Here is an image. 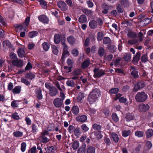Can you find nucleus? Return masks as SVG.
Instances as JSON below:
<instances>
[{
    "instance_id": "obj_1",
    "label": "nucleus",
    "mask_w": 153,
    "mask_h": 153,
    "mask_svg": "<svg viewBox=\"0 0 153 153\" xmlns=\"http://www.w3.org/2000/svg\"><path fill=\"white\" fill-rule=\"evenodd\" d=\"M64 98L57 97L54 99L53 101V104L57 108L61 107L63 104Z\"/></svg>"
},
{
    "instance_id": "obj_2",
    "label": "nucleus",
    "mask_w": 153,
    "mask_h": 153,
    "mask_svg": "<svg viewBox=\"0 0 153 153\" xmlns=\"http://www.w3.org/2000/svg\"><path fill=\"white\" fill-rule=\"evenodd\" d=\"M94 76L95 78L100 77L104 74V72L103 70H99V68H95L94 70Z\"/></svg>"
},
{
    "instance_id": "obj_3",
    "label": "nucleus",
    "mask_w": 153,
    "mask_h": 153,
    "mask_svg": "<svg viewBox=\"0 0 153 153\" xmlns=\"http://www.w3.org/2000/svg\"><path fill=\"white\" fill-rule=\"evenodd\" d=\"M30 18L29 17H27L25 20V22L22 25H20L18 27L19 28L24 30V31H26L27 27V26L29 24Z\"/></svg>"
},
{
    "instance_id": "obj_4",
    "label": "nucleus",
    "mask_w": 153,
    "mask_h": 153,
    "mask_svg": "<svg viewBox=\"0 0 153 153\" xmlns=\"http://www.w3.org/2000/svg\"><path fill=\"white\" fill-rule=\"evenodd\" d=\"M149 107L148 105H145L144 104H140L138 107V109L139 111L141 112L146 111L149 109Z\"/></svg>"
},
{
    "instance_id": "obj_5",
    "label": "nucleus",
    "mask_w": 153,
    "mask_h": 153,
    "mask_svg": "<svg viewBox=\"0 0 153 153\" xmlns=\"http://www.w3.org/2000/svg\"><path fill=\"white\" fill-rule=\"evenodd\" d=\"M57 5L62 10L65 11L67 9L66 4L63 1L58 2L57 3Z\"/></svg>"
},
{
    "instance_id": "obj_6",
    "label": "nucleus",
    "mask_w": 153,
    "mask_h": 153,
    "mask_svg": "<svg viewBox=\"0 0 153 153\" xmlns=\"http://www.w3.org/2000/svg\"><path fill=\"white\" fill-rule=\"evenodd\" d=\"M145 84L144 82H139L137 84L135 85L134 88V91H137L140 89L144 87Z\"/></svg>"
},
{
    "instance_id": "obj_7",
    "label": "nucleus",
    "mask_w": 153,
    "mask_h": 153,
    "mask_svg": "<svg viewBox=\"0 0 153 153\" xmlns=\"http://www.w3.org/2000/svg\"><path fill=\"white\" fill-rule=\"evenodd\" d=\"M76 119L77 121L84 123L87 120V117L85 115L79 116L77 117Z\"/></svg>"
},
{
    "instance_id": "obj_8",
    "label": "nucleus",
    "mask_w": 153,
    "mask_h": 153,
    "mask_svg": "<svg viewBox=\"0 0 153 153\" xmlns=\"http://www.w3.org/2000/svg\"><path fill=\"white\" fill-rule=\"evenodd\" d=\"M45 85L46 88L49 89L51 93H54V91L57 92L56 89L55 87L51 86L50 83H46Z\"/></svg>"
},
{
    "instance_id": "obj_9",
    "label": "nucleus",
    "mask_w": 153,
    "mask_h": 153,
    "mask_svg": "<svg viewBox=\"0 0 153 153\" xmlns=\"http://www.w3.org/2000/svg\"><path fill=\"white\" fill-rule=\"evenodd\" d=\"M12 63L13 65L19 67L22 66L23 62L20 59H17L12 61Z\"/></svg>"
},
{
    "instance_id": "obj_10",
    "label": "nucleus",
    "mask_w": 153,
    "mask_h": 153,
    "mask_svg": "<svg viewBox=\"0 0 153 153\" xmlns=\"http://www.w3.org/2000/svg\"><path fill=\"white\" fill-rule=\"evenodd\" d=\"M39 19L40 21L44 23H48L49 21L48 18L45 16L43 15L39 16Z\"/></svg>"
},
{
    "instance_id": "obj_11",
    "label": "nucleus",
    "mask_w": 153,
    "mask_h": 153,
    "mask_svg": "<svg viewBox=\"0 0 153 153\" xmlns=\"http://www.w3.org/2000/svg\"><path fill=\"white\" fill-rule=\"evenodd\" d=\"M112 6H108L106 4H104L102 5V8L103 9L102 12L104 14H107L108 13L109 9L112 8Z\"/></svg>"
},
{
    "instance_id": "obj_12",
    "label": "nucleus",
    "mask_w": 153,
    "mask_h": 153,
    "mask_svg": "<svg viewBox=\"0 0 153 153\" xmlns=\"http://www.w3.org/2000/svg\"><path fill=\"white\" fill-rule=\"evenodd\" d=\"M30 127L31 129V132L32 133L36 134L38 131V128L36 124H32Z\"/></svg>"
},
{
    "instance_id": "obj_13",
    "label": "nucleus",
    "mask_w": 153,
    "mask_h": 153,
    "mask_svg": "<svg viewBox=\"0 0 153 153\" xmlns=\"http://www.w3.org/2000/svg\"><path fill=\"white\" fill-rule=\"evenodd\" d=\"M140 56V53L138 51L137 53L136 54L134 55L133 58V62L134 63H136L139 60Z\"/></svg>"
},
{
    "instance_id": "obj_14",
    "label": "nucleus",
    "mask_w": 153,
    "mask_h": 153,
    "mask_svg": "<svg viewBox=\"0 0 153 153\" xmlns=\"http://www.w3.org/2000/svg\"><path fill=\"white\" fill-rule=\"evenodd\" d=\"M86 145L82 143V146L77 151L78 153H85V150L86 149Z\"/></svg>"
},
{
    "instance_id": "obj_15",
    "label": "nucleus",
    "mask_w": 153,
    "mask_h": 153,
    "mask_svg": "<svg viewBox=\"0 0 153 153\" xmlns=\"http://www.w3.org/2000/svg\"><path fill=\"white\" fill-rule=\"evenodd\" d=\"M111 136L113 140L115 143L117 142L119 140L118 135L115 133L113 132L111 134Z\"/></svg>"
},
{
    "instance_id": "obj_16",
    "label": "nucleus",
    "mask_w": 153,
    "mask_h": 153,
    "mask_svg": "<svg viewBox=\"0 0 153 153\" xmlns=\"http://www.w3.org/2000/svg\"><path fill=\"white\" fill-rule=\"evenodd\" d=\"M100 91L98 89H95L93 90L90 94V96H99L100 94Z\"/></svg>"
},
{
    "instance_id": "obj_17",
    "label": "nucleus",
    "mask_w": 153,
    "mask_h": 153,
    "mask_svg": "<svg viewBox=\"0 0 153 153\" xmlns=\"http://www.w3.org/2000/svg\"><path fill=\"white\" fill-rule=\"evenodd\" d=\"M146 98V96H135V99L138 102H144Z\"/></svg>"
},
{
    "instance_id": "obj_18",
    "label": "nucleus",
    "mask_w": 153,
    "mask_h": 153,
    "mask_svg": "<svg viewBox=\"0 0 153 153\" xmlns=\"http://www.w3.org/2000/svg\"><path fill=\"white\" fill-rule=\"evenodd\" d=\"M146 135V137L149 138L153 135V130L152 129H149L147 130Z\"/></svg>"
},
{
    "instance_id": "obj_19",
    "label": "nucleus",
    "mask_w": 153,
    "mask_h": 153,
    "mask_svg": "<svg viewBox=\"0 0 153 153\" xmlns=\"http://www.w3.org/2000/svg\"><path fill=\"white\" fill-rule=\"evenodd\" d=\"M67 41L71 45H73L76 42L75 39L73 36H70L68 37Z\"/></svg>"
},
{
    "instance_id": "obj_20",
    "label": "nucleus",
    "mask_w": 153,
    "mask_h": 153,
    "mask_svg": "<svg viewBox=\"0 0 153 153\" xmlns=\"http://www.w3.org/2000/svg\"><path fill=\"white\" fill-rule=\"evenodd\" d=\"M132 69L131 70V74L134 77H137L138 76V72L135 70L134 67H131Z\"/></svg>"
},
{
    "instance_id": "obj_21",
    "label": "nucleus",
    "mask_w": 153,
    "mask_h": 153,
    "mask_svg": "<svg viewBox=\"0 0 153 153\" xmlns=\"http://www.w3.org/2000/svg\"><path fill=\"white\" fill-rule=\"evenodd\" d=\"M17 52L19 56V57L22 58L24 56L25 51L22 48H19V49Z\"/></svg>"
},
{
    "instance_id": "obj_22",
    "label": "nucleus",
    "mask_w": 153,
    "mask_h": 153,
    "mask_svg": "<svg viewBox=\"0 0 153 153\" xmlns=\"http://www.w3.org/2000/svg\"><path fill=\"white\" fill-rule=\"evenodd\" d=\"M144 134V132L143 131H137L135 132V135L136 136L139 137H142Z\"/></svg>"
},
{
    "instance_id": "obj_23",
    "label": "nucleus",
    "mask_w": 153,
    "mask_h": 153,
    "mask_svg": "<svg viewBox=\"0 0 153 153\" xmlns=\"http://www.w3.org/2000/svg\"><path fill=\"white\" fill-rule=\"evenodd\" d=\"M87 21L86 17L85 15H81L79 19V21L81 23L85 22Z\"/></svg>"
},
{
    "instance_id": "obj_24",
    "label": "nucleus",
    "mask_w": 153,
    "mask_h": 153,
    "mask_svg": "<svg viewBox=\"0 0 153 153\" xmlns=\"http://www.w3.org/2000/svg\"><path fill=\"white\" fill-rule=\"evenodd\" d=\"M72 113L74 114H76L78 113L79 111V109L77 106H74L71 110Z\"/></svg>"
},
{
    "instance_id": "obj_25",
    "label": "nucleus",
    "mask_w": 153,
    "mask_h": 153,
    "mask_svg": "<svg viewBox=\"0 0 153 153\" xmlns=\"http://www.w3.org/2000/svg\"><path fill=\"white\" fill-rule=\"evenodd\" d=\"M118 99H119V102H126L127 100L126 98L124 97H119V96H116L114 98L115 100H116Z\"/></svg>"
},
{
    "instance_id": "obj_26",
    "label": "nucleus",
    "mask_w": 153,
    "mask_h": 153,
    "mask_svg": "<svg viewBox=\"0 0 153 153\" xmlns=\"http://www.w3.org/2000/svg\"><path fill=\"white\" fill-rule=\"evenodd\" d=\"M97 22L94 20L90 21L89 23V26L92 28H95L97 26Z\"/></svg>"
},
{
    "instance_id": "obj_27",
    "label": "nucleus",
    "mask_w": 153,
    "mask_h": 153,
    "mask_svg": "<svg viewBox=\"0 0 153 153\" xmlns=\"http://www.w3.org/2000/svg\"><path fill=\"white\" fill-rule=\"evenodd\" d=\"M21 87L20 86H16L13 90V92L14 94L19 93L21 91Z\"/></svg>"
},
{
    "instance_id": "obj_28",
    "label": "nucleus",
    "mask_w": 153,
    "mask_h": 153,
    "mask_svg": "<svg viewBox=\"0 0 153 153\" xmlns=\"http://www.w3.org/2000/svg\"><path fill=\"white\" fill-rule=\"evenodd\" d=\"M134 118V116L130 113H128L126 115V119L127 121L129 122L133 120Z\"/></svg>"
},
{
    "instance_id": "obj_29",
    "label": "nucleus",
    "mask_w": 153,
    "mask_h": 153,
    "mask_svg": "<svg viewBox=\"0 0 153 153\" xmlns=\"http://www.w3.org/2000/svg\"><path fill=\"white\" fill-rule=\"evenodd\" d=\"M86 153H95V148L93 146H89L87 148Z\"/></svg>"
},
{
    "instance_id": "obj_30",
    "label": "nucleus",
    "mask_w": 153,
    "mask_h": 153,
    "mask_svg": "<svg viewBox=\"0 0 153 153\" xmlns=\"http://www.w3.org/2000/svg\"><path fill=\"white\" fill-rule=\"evenodd\" d=\"M54 40L56 44H58L60 41V36L59 34H56L54 36Z\"/></svg>"
},
{
    "instance_id": "obj_31",
    "label": "nucleus",
    "mask_w": 153,
    "mask_h": 153,
    "mask_svg": "<svg viewBox=\"0 0 153 153\" xmlns=\"http://www.w3.org/2000/svg\"><path fill=\"white\" fill-rule=\"evenodd\" d=\"M49 153H53L57 149V147L55 146H52L48 147Z\"/></svg>"
},
{
    "instance_id": "obj_32",
    "label": "nucleus",
    "mask_w": 153,
    "mask_h": 153,
    "mask_svg": "<svg viewBox=\"0 0 153 153\" xmlns=\"http://www.w3.org/2000/svg\"><path fill=\"white\" fill-rule=\"evenodd\" d=\"M42 45L43 49L45 51H48L50 48L49 44L46 42H43L42 44Z\"/></svg>"
},
{
    "instance_id": "obj_33",
    "label": "nucleus",
    "mask_w": 153,
    "mask_h": 153,
    "mask_svg": "<svg viewBox=\"0 0 153 153\" xmlns=\"http://www.w3.org/2000/svg\"><path fill=\"white\" fill-rule=\"evenodd\" d=\"M52 51L53 53L55 55H57L58 53V50L57 47L55 45H52L51 46Z\"/></svg>"
},
{
    "instance_id": "obj_34",
    "label": "nucleus",
    "mask_w": 153,
    "mask_h": 153,
    "mask_svg": "<svg viewBox=\"0 0 153 153\" xmlns=\"http://www.w3.org/2000/svg\"><path fill=\"white\" fill-rule=\"evenodd\" d=\"M25 78L28 79H32L35 78V75L31 73L26 74L25 75Z\"/></svg>"
},
{
    "instance_id": "obj_35",
    "label": "nucleus",
    "mask_w": 153,
    "mask_h": 153,
    "mask_svg": "<svg viewBox=\"0 0 153 153\" xmlns=\"http://www.w3.org/2000/svg\"><path fill=\"white\" fill-rule=\"evenodd\" d=\"M90 63L89 60L88 59L83 62L82 64V67L83 68L87 67Z\"/></svg>"
},
{
    "instance_id": "obj_36",
    "label": "nucleus",
    "mask_w": 153,
    "mask_h": 153,
    "mask_svg": "<svg viewBox=\"0 0 153 153\" xmlns=\"http://www.w3.org/2000/svg\"><path fill=\"white\" fill-rule=\"evenodd\" d=\"M13 134L15 137H21L22 136L23 134V132L19 131H16L14 132Z\"/></svg>"
},
{
    "instance_id": "obj_37",
    "label": "nucleus",
    "mask_w": 153,
    "mask_h": 153,
    "mask_svg": "<svg viewBox=\"0 0 153 153\" xmlns=\"http://www.w3.org/2000/svg\"><path fill=\"white\" fill-rule=\"evenodd\" d=\"M96 100V96H88V100L90 104L95 102Z\"/></svg>"
},
{
    "instance_id": "obj_38",
    "label": "nucleus",
    "mask_w": 153,
    "mask_h": 153,
    "mask_svg": "<svg viewBox=\"0 0 153 153\" xmlns=\"http://www.w3.org/2000/svg\"><path fill=\"white\" fill-rule=\"evenodd\" d=\"M74 133L76 136L79 137L81 134L80 128L78 127L76 128L74 131Z\"/></svg>"
},
{
    "instance_id": "obj_39",
    "label": "nucleus",
    "mask_w": 153,
    "mask_h": 153,
    "mask_svg": "<svg viewBox=\"0 0 153 153\" xmlns=\"http://www.w3.org/2000/svg\"><path fill=\"white\" fill-rule=\"evenodd\" d=\"M131 131L129 130L123 131L122 133L123 136L127 137L130 135Z\"/></svg>"
},
{
    "instance_id": "obj_40",
    "label": "nucleus",
    "mask_w": 153,
    "mask_h": 153,
    "mask_svg": "<svg viewBox=\"0 0 153 153\" xmlns=\"http://www.w3.org/2000/svg\"><path fill=\"white\" fill-rule=\"evenodd\" d=\"M41 141L43 143H46L50 140V139L45 136H40Z\"/></svg>"
},
{
    "instance_id": "obj_41",
    "label": "nucleus",
    "mask_w": 153,
    "mask_h": 153,
    "mask_svg": "<svg viewBox=\"0 0 153 153\" xmlns=\"http://www.w3.org/2000/svg\"><path fill=\"white\" fill-rule=\"evenodd\" d=\"M67 63L68 65L69 66V67L68 68L67 67H65L64 68L65 69L68 68V69L69 70L72 67L73 61L71 59H68L67 60Z\"/></svg>"
},
{
    "instance_id": "obj_42",
    "label": "nucleus",
    "mask_w": 153,
    "mask_h": 153,
    "mask_svg": "<svg viewBox=\"0 0 153 153\" xmlns=\"http://www.w3.org/2000/svg\"><path fill=\"white\" fill-rule=\"evenodd\" d=\"M119 91L118 88H116L111 89L109 91V92L111 94H116Z\"/></svg>"
},
{
    "instance_id": "obj_43",
    "label": "nucleus",
    "mask_w": 153,
    "mask_h": 153,
    "mask_svg": "<svg viewBox=\"0 0 153 153\" xmlns=\"http://www.w3.org/2000/svg\"><path fill=\"white\" fill-rule=\"evenodd\" d=\"M94 135L98 139H100L102 137V135L100 131L95 132Z\"/></svg>"
},
{
    "instance_id": "obj_44",
    "label": "nucleus",
    "mask_w": 153,
    "mask_h": 153,
    "mask_svg": "<svg viewBox=\"0 0 153 153\" xmlns=\"http://www.w3.org/2000/svg\"><path fill=\"white\" fill-rule=\"evenodd\" d=\"M112 118L113 120L116 122H118L119 120V118L117 114L115 113L112 114Z\"/></svg>"
},
{
    "instance_id": "obj_45",
    "label": "nucleus",
    "mask_w": 153,
    "mask_h": 153,
    "mask_svg": "<svg viewBox=\"0 0 153 153\" xmlns=\"http://www.w3.org/2000/svg\"><path fill=\"white\" fill-rule=\"evenodd\" d=\"M37 34L38 33L36 31L31 32L29 33L28 36L30 38H32L37 36Z\"/></svg>"
},
{
    "instance_id": "obj_46",
    "label": "nucleus",
    "mask_w": 153,
    "mask_h": 153,
    "mask_svg": "<svg viewBox=\"0 0 153 153\" xmlns=\"http://www.w3.org/2000/svg\"><path fill=\"white\" fill-rule=\"evenodd\" d=\"M26 147V144L25 142L22 143L21 145V150L22 152H24L25 150Z\"/></svg>"
},
{
    "instance_id": "obj_47",
    "label": "nucleus",
    "mask_w": 153,
    "mask_h": 153,
    "mask_svg": "<svg viewBox=\"0 0 153 153\" xmlns=\"http://www.w3.org/2000/svg\"><path fill=\"white\" fill-rule=\"evenodd\" d=\"M121 4L124 7H128L129 5V3L128 0H121Z\"/></svg>"
},
{
    "instance_id": "obj_48",
    "label": "nucleus",
    "mask_w": 153,
    "mask_h": 153,
    "mask_svg": "<svg viewBox=\"0 0 153 153\" xmlns=\"http://www.w3.org/2000/svg\"><path fill=\"white\" fill-rule=\"evenodd\" d=\"M93 128L96 130H100L101 129V126L97 124H95L92 126Z\"/></svg>"
},
{
    "instance_id": "obj_49",
    "label": "nucleus",
    "mask_w": 153,
    "mask_h": 153,
    "mask_svg": "<svg viewBox=\"0 0 153 153\" xmlns=\"http://www.w3.org/2000/svg\"><path fill=\"white\" fill-rule=\"evenodd\" d=\"M39 2L40 3L41 6L43 8H45L47 7V2L43 0H40Z\"/></svg>"
},
{
    "instance_id": "obj_50",
    "label": "nucleus",
    "mask_w": 153,
    "mask_h": 153,
    "mask_svg": "<svg viewBox=\"0 0 153 153\" xmlns=\"http://www.w3.org/2000/svg\"><path fill=\"white\" fill-rule=\"evenodd\" d=\"M69 53L67 51L63 50V53L62 55V58L63 59L69 55Z\"/></svg>"
},
{
    "instance_id": "obj_51",
    "label": "nucleus",
    "mask_w": 153,
    "mask_h": 153,
    "mask_svg": "<svg viewBox=\"0 0 153 153\" xmlns=\"http://www.w3.org/2000/svg\"><path fill=\"white\" fill-rule=\"evenodd\" d=\"M131 57V55L129 53H125V55H124L125 60L127 61H129Z\"/></svg>"
},
{
    "instance_id": "obj_52",
    "label": "nucleus",
    "mask_w": 153,
    "mask_h": 153,
    "mask_svg": "<svg viewBox=\"0 0 153 153\" xmlns=\"http://www.w3.org/2000/svg\"><path fill=\"white\" fill-rule=\"evenodd\" d=\"M80 72L81 70L80 69H76L73 71L72 74L74 75H78L80 74Z\"/></svg>"
},
{
    "instance_id": "obj_53",
    "label": "nucleus",
    "mask_w": 153,
    "mask_h": 153,
    "mask_svg": "<svg viewBox=\"0 0 153 153\" xmlns=\"http://www.w3.org/2000/svg\"><path fill=\"white\" fill-rule=\"evenodd\" d=\"M3 46L4 47H10L11 46L10 42L8 40H5L3 42Z\"/></svg>"
},
{
    "instance_id": "obj_54",
    "label": "nucleus",
    "mask_w": 153,
    "mask_h": 153,
    "mask_svg": "<svg viewBox=\"0 0 153 153\" xmlns=\"http://www.w3.org/2000/svg\"><path fill=\"white\" fill-rule=\"evenodd\" d=\"M81 129L85 132H86L89 130V128L85 124H83L81 126Z\"/></svg>"
},
{
    "instance_id": "obj_55",
    "label": "nucleus",
    "mask_w": 153,
    "mask_h": 153,
    "mask_svg": "<svg viewBox=\"0 0 153 153\" xmlns=\"http://www.w3.org/2000/svg\"><path fill=\"white\" fill-rule=\"evenodd\" d=\"M79 143L78 142H74L73 143L72 147L73 149L74 150L76 149L79 147Z\"/></svg>"
},
{
    "instance_id": "obj_56",
    "label": "nucleus",
    "mask_w": 153,
    "mask_h": 153,
    "mask_svg": "<svg viewBox=\"0 0 153 153\" xmlns=\"http://www.w3.org/2000/svg\"><path fill=\"white\" fill-rule=\"evenodd\" d=\"M83 11L87 15H89L92 14V12L91 10L87 9H84Z\"/></svg>"
},
{
    "instance_id": "obj_57",
    "label": "nucleus",
    "mask_w": 153,
    "mask_h": 153,
    "mask_svg": "<svg viewBox=\"0 0 153 153\" xmlns=\"http://www.w3.org/2000/svg\"><path fill=\"white\" fill-rule=\"evenodd\" d=\"M21 81L22 82L24 83L27 85H29L30 84V82L29 81H28L26 79L23 78H21Z\"/></svg>"
},
{
    "instance_id": "obj_58",
    "label": "nucleus",
    "mask_w": 153,
    "mask_h": 153,
    "mask_svg": "<svg viewBox=\"0 0 153 153\" xmlns=\"http://www.w3.org/2000/svg\"><path fill=\"white\" fill-rule=\"evenodd\" d=\"M66 84L68 86L73 87L75 84L73 81L68 80L66 82Z\"/></svg>"
},
{
    "instance_id": "obj_59",
    "label": "nucleus",
    "mask_w": 153,
    "mask_h": 153,
    "mask_svg": "<svg viewBox=\"0 0 153 153\" xmlns=\"http://www.w3.org/2000/svg\"><path fill=\"white\" fill-rule=\"evenodd\" d=\"M103 37V33L102 32H99L98 33L97 39L99 41L102 40Z\"/></svg>"
},
{
    "instance_id": "obj_60",
    "label": "nucleus",
    "mask_w": 153,
    "mask_h": 153,
    "mask_svg": "<svg viewBox=\"0 0 153 153\" xmlns=\"http://www.w3.org/2000/svg\"><path fill=\"white\" fill-rule=\"evenodd\" d=\"M71 53L75 56H77L79 54V52L77 50L74 49L71 51Z\"/></svg>"
},
{
    "instance_id": "obj_61",
    "label": "nucleus",
    "mask_w": 153,
    "mask_h": 153,
    "mask_svg": "<svg viewBox=\"0 0 153 153\" xmlns=\"http://www.w3.org/2000/svg\"><path fill=\"white\" fill-rule=\"evenodd\" d=\"M136 36V33L133 32H129L128 34V36L130 38H134Z\"/></svg>"
},
{
    "instance_id": "obj_62",
    "label": "nucleus",
    "mask_w": 153,
    "mask_h": 153,
    "mask_svg": "<svg viewBox=\"0 0 153 153\" xmlns=\"http://www.w3.org/2000/svg\"><path fill=\"white\" fill-rule=\"evenodd\" d=\"M98 52L100 56H102L104 53V49L102 47L100 48Z\"/></svg>"
},
{
    "instance_id": "obj_63",
    "label": "nucleus",
    "mask_w": 153,
    "mask_h": 153,
    "mask_svg": "<svg viewBox=\"0 0 153 153\" xmlns=\"http://www.w3.org/2000/svg\"><path fill=\"white\" fill-rule=\"evenodd\" d=\"M6 23L2 17L0 16V25L4 26L6 25Z\"/></svg>"
},
{
    "instance_id": "obj_64",
    "label": "nucleus",
    "mask_w": 153,
    "mask_h": 153,
    "mask_svg": "<svg viewBox=\"0 0 153 153\" xmlns=\"http://www.w3.org/2000/svg\"><path fill=\"white\" fill-rule=\"evenodd\" d=\"M36 146H33L28 151V153H36Z\"/></svg>"
}]
</instances>
